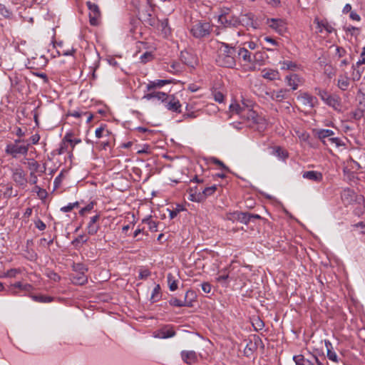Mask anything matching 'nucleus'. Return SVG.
Listing matches in <instances>:
<instances>
[{
    "instance_id": "f257e3e1",
    "label": "nucleus",
    "mask_w": 365,
    "mask_h": 365,
    "mask_svg": "<svg viewBox=\"0 0 365 365\" xmlns=\"http://www.w3.org/2000/svg\"><path fill=\"white\" fill-rule=\"evenodd\" d=\"M237 49V48L230 46L226 43H221L216 58L217 65L225 68H233L236 65Z\"/></svg>"
},
{
    "instance_id": "f03ea898",
    "label": "nucleus",
    "mask_w": 365,
    "mask_h": 365,
    "mask_svg": "<svg viewBox=\"0 0 365 365\" xmlns=\"http://www.w3.org/2000/svg\"><path fill=\"white\" fill-rule=\"evenodd\" d=\"M316 94L329 106L338 110L341 108V98L336 94H330L327 91L320 88L315 89Z\"/></svg>"
},
{
    "instance_id": "7ed1b4c3",
    "label": "nucleus",
    "mask_w": 365,
    "mask_h": 365,
    "mask_svg": "<svg viewBox=\"0 0 365 365\" xmlns=\"http://www.w3.org/2000/svg\"><path fill=\"white\" fill-rule=\"evenodd\" d=\"M245 21H255V15L252 13H249L245 15H242L240 19L233 18L232 15L230 14V11L227 9V12H223L218 16L219 23H241Z\"/></svg>"
},
{
    "instance_id": "20e7f679",
    "label": "nucleus",
    "mask_w": 365,
    "mask_h": 365,
    "mask_svg": "<svg viewBox=\"0 0 365 365\" xmlns=\"http://www.w3.org/2000/svg\"><path fill=\"white\" fill-rule=\"evenodd\" d=\"M212 26L213 24H192L189 29L194 37L200 38L210 34Z\"/></svg>"
},
{
    "instance_id": "39448f33",
    "label": "nucleus",
    "mask_w": 365,
    "mask_h": 365,
    "mask_svg": "<svg viewBox=\"0 0 365 365\" xmlns=\"http://www.w3.org/2000/svg\"><path fill=\"white\" fill-rule=\"evenodd\" d=\"M29 143L26 145L8 144L5 152L13 158H17L18 155H26L29 151Z\"/></svg>"
},
{
    "instance_id": "423d86ee",
    "label": "nucleus",
    "mask_w": 365,
    "mask_h": 365,
    "mask_svg": "<svg viewBox=\"0 0 365 365\" xmlns=\"http://www.w3.org/2000/svg\"><path fill=\"white\" fill-rule=\"evenodd\" d=\"M164 106L168 110L177 113H182V105L180 101L173 95H168V98L164 102Z\"/></svg>"
},
{
    "instance_id": "0eeeda50",
    "label": "nucleus",
    "mask_w": 365,
    "mask_h": 365,
    "mask_svg": "<svg viewBox=\"0 0 365 365\" xmlns=\"http://www.w3.org/2000/svg\"><path fill=\"white\" fill-rule=\"evenodd\" d=\"M13 180L19 186L24 187L27 183L26 173L21 168H15L12 172Z\"/></svg>"
},
{
    "instance_id": "6e6552de",
    "label": "nucleus",
    "mask_w": 365,
    "mask_h": 365,
    "mask_svg": "<svg viewBox=\"0 0 365 365\" xmlns=\"http://www.w3.org/2000/svg\"><path fill=\"white\" fill-rule=\"evenodd\" d=\"M180 59L185 64L192 68H194L198 63L197 56L187 51L181 52Z\"/></svg>"
},
{
    "instance_id": "1a4fd4ad",
    "label": "nucleus",
    "mask_w": 365,
    "mask_h": 365,
    "mask_svg": "<svg viewBox=\"0 0 365 365\" xmlns=\"http://www.w3.org/2000/svg\"><path fill=\"white\" fill-rule=\"evenodd\" d=\"M89 9V19L90 23H96L101 16V11L99 7L96 4L88 1L86 3Z\"/></svg>"
},
{
    "instance_id": "9d476101",
    "label": "nucleus",
    "mask_w": 365,
    "mask_h": 365,
    "mask_svg": "<svg viewBox=\"0 0 365 365\" xmlns=\"http://www.w3.org/2000/svg\"><path fill=\"white\" fill-rule=\"evenodd\" d=\"M299 99L302 100V103L309 107L313 108L317 103V98L308 93H302L298 96Z\"/></svg>"
},
{
    "instance_id": "9b49d317",
    "label": "nucleus",
    "mask_w": 365,
    "mask_h": 365,
    "mask_svg": "<svg viewBox=\"0 0 365 365\" xmlns=\"http://www.w3.org/2000/svg\"><path fill=\"white\" fill-rule=\"evenodd\" d=\"M293 360L296 365H314V362L317 361V356L312 355L309 359H306L303 355L294 356Z\"/></svg>"
},
{
    "instance_id": "f8f14e48",
    "label": "nucleus",
    "mask_w": 365,
    "mask_h": 365,
    "mask_svg": "<svg viewBox=\"0 0 365 365\" xmlns=\"http://www.w3.org/2000/svg\"><path fill=\"white\" fill-rule=\"evenodd\" d=\"M180 356L182 360L187 364H192L197 361V355L194 351H182Z\"/></svg>"
},
{
    "instance_id": "ddd939ff",
    "label": "nucleus",
    "mask_w": 365,
    "mask_h": 365,
    "mask_svg": "<svg viewBox=\"0 0 365 365\" xmlns=\"http://www.w3.org/2000/svg\"><path fill=\"white\" fill-rule=\"evenodd\" d=\"M285 81L287 86H290L292 90H297L299 84L302 82V79L299 75L291 73L285 77Z\"/></svg>"
},
{
    "instance_id": "4468645a",
    "label": "nucleus",
    "mask_w": 365,
    "mask_h": 365,
    "mask_svg": "<svg viewBox=\"0 0 365 365\" xmlns=\"http://www.w3.org/2000/svg\"><path fill=\"white\" fill-rule=\"evenodd\" d=\"M341 197L344 203L349 205L356 201V196L354 190L346 188L341 192Z\"/></svg>"
},
{
    "instance_id": "2eb2a0df",
    "label": "nucleus",
    "mask_w": 365,
    "mask_h": 365,
    "mask_svg": "<svg viewBox=\"0 0 365 365\" xmlns=\"http://www.w3.org/2000/svg\"><path fill=\"white\" fill-rule=\"evenodd\" d=\"M73 135V134L72 133H67L65 135L60 144V148L58 150V154L61 155L67 151L68 144L73 143V139L71 138Z\"/></svg>"
},
{
    "instance_id": "dca6fc26",
    "label": "nucleus",
    "mask_w": 365,
    "mask_h": 365,
    "mask_svg": "<svg viewBox=\"0 0 365 365\" xmlns=\"http://www.w3.org/2000/svg\"><path fill=\"white\" fill-rule=\"evenodd\" d=\"M302 177L317 182H321L323 179L322 173L314 170L304 172Z\"/></svg>"
},
{
    "instance_id": "f3484780",
    "label": "nucleus",
    "mask_w": 365,
    "mask_h": 365,
    "mask_svg": "<svg viewBox=\"0 0 365 365\" xmlns=\"http://www.w3.org/2000/svg\"><path fill=\"white\" fill-rule=\"evenodd\" d=\"M168 94L164 92L160 91H151L150 93H148L145 94L143 96V98H145L147 100H151L153 98H156L158 101H161L162 103H164V102L168 98Z\"/></svg>"
},
{
    "instance_id": "a211bd4d",
    "label": "nucleus",
    "mask_w": 365,
    "mask_h": 365,
    "mask_svg": "<svg viewBox=\"0 0 365 365\" xmlns=\"http://www.w3.org/2000/svg\"><path fill=\"white\" fill-rule=\"evenodd\" d=\"M70 279L73 284L83 285L87 283L88 277L85 274L76 273L70 275Z\"/></svg>"
},
{
    "instance_id": "6ab92c4d",
    "label": "nucleus",
    "mask_w": 365,
    "mask_h": 365,
    "mask_svg": "<svg viewBox=\"0 0 365 365\" xmlns=\"http://www.w3.org/2000/svg\"><path fill=\"white\" fill-rule=\"evenodd\" d=\"M288 91L289 90L287 89H280L277 92L272 91L271 93H267V94L269 95L273 101L281 102L287 98V93Z\"/></svg>"
},
{
    "instance_id": "aec40b11",
    "label": "nucleus",
    "mask_w": 365,
    "mask_h": 365,
    "mask_svg": "<svg viewBox=\"0 0 365 365\" xmlns=\"http://www.w3.org/2000/svg\"><path fill=\"white\" fill-rule=\"evenodd\" d=\"M262 76L263 78L269 81H274L279 78V73L277 70L271 68H264L262 71Z\"/></svg>"
},
{
    "instance_id": "412c9836",
    "label": "nucleus",
    "mask_w": 365,
    "mask_h": 365,
    "mask_svg": "<svg viewBox=\"0 0 365 365\" xmlns=\"http://www.w3.org/2000/svg\"><path fill=\"white\" fill-rule=\"evenodd\" d=\"M175 335V331L173 330L172 327H165L158 331V333L156 335V336L161 339H167L173 337Z\"/></svg>"
},
{
    "instance_id": "4be33fe9",
    "label": "nucleus",
    "mask_w": 365,
    "mask_h": 365,
    "mask_svg": "<svg viewBox=\"0 0 365 365\" xmlns=\"http://www.w3.org/2000/svg\"><path fill=\"white\" fill-rule=\"evenodd\" d=\"M170 83H171L170 80H156L154 81H150L146 86L147 91H151L155 88H161Z\"/></svg>"
},
{
    "instance_id": "5701e85b",
    "label": "nucleus",
    "mask_w": 365,
    "mask_h": 365,
    "mask_svg": "<svg viewBox=\"0 0 365 365\" xmlns=\"http://www.w3.org/2000/svg\"><path fill=\"white\" fill-rule=\"evenodd\" d=\"M317 136L321 140V141L323 143L324 145H327V140L333 136L334 135V133L331 130L329 129H321L317 131Z\"/></svg>"
},
{
    "instance_id": "b1692460",
    "label": "nucleus",
    "mask_w": 365,
    "mask_h": 365,
    "mask_svg": "<svg viewBox=\"0 0 365 365\" xmlns=\"http://www.w3.org/2000/svg\"><path fill=\"white\" fill-rule=\"evenodd\" d=\"M242 117L246 118L249 121H252L254 123H259V117L258 116L257 113L252 109H246L245 116Z\"/></svg>"
},
{
    "instance_id": "393cba45",
    "label": "nucleus",
    "mask_w": 365,
    "mask_h": 365,
    "mask_svg": "<svg viewBox=\"0 0 365 365\" xmlns=\"http://www.w3.org/2000/svg\"><path fill=\"white\" fill-rule=\"evenodd\" d=\"M217 189V186L216 185H212L210 187H207L200 191V195L202 197V202L205 201L207 197L212 195Z\"/></svg>"
},
{
    "instance_id": "a878e982",
    "label": "nucleus",
    "mask_w": 365,
    "mask_h": 365,
    "mask_svg": "<svg viewBox=\"0 0 365 365\" xmlns=\"http://www.w3.org/2000/svg\"><path fill=\"white\" fill-rule=\"evenodd\" d=\"M196 294L192 290H187L185 295L184 301L186 304V307H192V302L196 299Z\"/></svg>"
},
{
    "instance_id": "bb28decb",
    "label": "nucleus",
    "mask_w": 365,
    "mask_h": 365,
    "mask_svg": "<svg viewBox=\"0 0 365 365\" xmlns=\"http://www.w3.org/2000/svg\"><path fill=\"white\" fill-rule=\"evenodd\" d=\"M230 110L232 113H236L240 116H245L246 109L238 103H232L230 106Z\"/></svg>"
},
{
    "instance_id": "cd10ccee",
    "label": "nucleus",
    "mask_w": 365,
    "mask_h": 365,
    "mask_svg": "<svg viewBox=\"0 0 365 365\" xmlns=\"http://www.w3.org/2000/svg\"><path fill=\"white\" fill-rule=\"evenodd\" d=\"M272 153L282 160H285L289 157L288 152L279 146L275 147Z\"/></svg>"
},
{
    "instance_id": "c85d7f7f",
    "label": "nucleus",
    "mask_w": 365,
    "mask_h": 365,
    "mask_svg": "<svg viewBox=\"0 0 365 365\" xmlns=\"http://www.w3.org/2000/svg\"><path fill=\"white\" fill-rule=\"evenodd\" d=\"M237 53L239 57L242 58L245 61L251 62V53L245 48H239L237 50Z\"/></svg>"
},
{
    "instance_id": "c756f323",
    "label": "nucleus",
    "mask_w": 365,
    "mask_h": 365,
    "mask_svg": "<svg viewBox=\"0 0 365 365\" xmlns=\"http://www.w3.org/2000/svg\"><path fill=\"white\" fill-rule=\"evenodd\" d=\"M28 167H29V170H31V172H34V173L40 172L41 173H43L46 171L45 166H43V170H39L40 165L34 159L30 160V161L28 163Z\"/></svg>"
},
{
    "instance_id": "7c9ffc66",
    "label": "nucleus",
    "mask_w": 365,
    "mask_h": 365,
    "mask_svg": "<svg viewBox=\"0 0 365 365\" xmlns=\"http://www.w3.org/2000/svg\"><path fill=\"white\" fill-rule=\"evenodd\" d=\"M152 26L153 24H151ZM156 29L161 33L163 37L166 38L171 33V29L169 27V24H155Z\"/></svg>"
},
{
    "instance_id": "2f4dec72",
    "label": "nucleus",
    "mask_w": 365,
    "mask_h": 365,
    "mask_svg": "<svg viewBox=\"0 0 365 365\" xmlns=\"http://www.w3.org/2000/svg\"><path fill=\"white\" fill-rule=\"evenodd\" d=\"M350 80L346 76H340L338 79L337 86L342 91H346L349 86Z\"/></svg>"
},
{
    "instance_id": "473e14b6",
    "label": "nucleus",
    "mask_w": 365,
    "mask_h": 365,
    "mask_svg": "<svg viewBox=\"0 0 365 365\" xmlns=\"http://www.w3.org/2000/svg\"><path fill=\"white\" fill-rule=\"evenodd\" d=\"M270 28L281 36H286L288 32L285 24H269Z\"/></svg>"
},
{
    "instance_id": "72a5a7b5",
    "label": "nucleus",
    "mask_w": 365,
    "mask_h": 365,
    "mask_svg": "<svg viewBox=\"0 0 365 365\" xmlns=\"http://www.w3.org/2000/svg\"><path fill=\"white\" fill-rule=\"evenodd\" d=\"M32 299L37 302L48 303L53 301V297L44 295H30Z\"/></svg>"
},
{
    "instance_id": "f704fd0d",
    "label": "nucleus",
    "mask_w": 365,
    "mask_h": 365,
    "mask_svg": "<svg viewBox=\"0 0 365 365\" xmlns=\"http://www.w3.org/2000/svg\"><path fill=\"white\" fill-rule=\"evenodd\" d=\"M168 283L170 291L173 292L178 289V280L175 279V277L169 273L167 275Z\"/></svg>"
},
{
    "instance_id": "c9c22d12",
    "label": "nucleus",
    "mask_w": 365,
    "mask_h": 365,
    "mask_svg": "<svg viewBox=\"0 0 365 365\" xmlns=\"http://www.w3.org/2000/svg\"><path fill=\"white\" fill-rule=\"evenodd\" d=\"M189 197L188 199L192 202H202V197L200 195V191L195 190L193 192V190H190L188 191Z\"/></svg>"
},
{
    "instance_id": "e433bc0d",
    "label": "nucleus",
    "mask_w": 365,
    "mask_h": 365,
    "mask_svg": "<svg viewBox=\"0 0 365 365\" xmlns=\"http://www.w3.org/2000/svg\"><path fill=\"white\" fill-rule=\"evenodd\" d=\"M298 68L299 66L295 62L291 61H284L282 63V69L284 70L295 71Z\"/></svg>"
},
{
    "instance_id": "4c0bfd02",
    "label": "nucleus",
    "mask_w": 365,
    "mask_h": 365,
    "mask_svg": "<svg viewBox=\"0 0 365 365\" xmlns=\"http://www.w3.org/2000/svg\"><path fill=\"white\" fill-rule=\"evenodd\" d=\"M12 287L18 288L19 289L30 292L34 289V287L30 284H22L20 282H16L13 284H11Z\"/></svg>"
},
{
    "instance_id": "58836bf2",
    "label": "nucleus",
    "mask_w": 365,
    "mask_h": 365,
    "mask_svg": "<svg viewBox=\"0 0 365 365\" xmlns=\"http://www.w3.org/2000/svg\"><path fill=\"white\" fill-rule=\"evenodd\" d=\"M72 269L76 273L85 274L88 271V267L83 263H73Z\"/></svg>"
},
{
    "instance_id": "ea45409f",
    "label": "nucleus",
    "mask_w": 365,
    "mask_h": 365,
    "mask_svg": "<svg viewBox=\"0 0 365 365\" xmlns=\"http://www.w3.org/2000/svg\"><path fill=\"white\" fill-rule=\"evenodd\" d=\"M257 349V344L255 343H252V341H250L249 343L247 344L244 353L247 356H251L254 351Z\"/></svg>"
},
{
    "instance_id": "a19ab883",
    "label": "nucleus",
    "mask_w": 365,
    "mask_h": 365,
    "mask_svg": "<svg viewBox=\"0 0 365 365\" xmlns=\"http://www.w3.org/2000/svg\"><path fill=\"white\" fill-rule=\"evenodd\" d=\"M160 289H161L160 286L159 284H157L155 287V288L153 290L152 295L150 297V300L152 301V302H155L160 299V297H161Z\"/></svg>"
},
{
    "instance_id": "79ce46f5",
    "label": "nucleus",
    "mask_w": 365,
    "mask_h": 365,
    "mask_svg": "<svg viewBox=\"0 0 365 365\" xmlns=\"http://www.w3.org/2000/svg\"><path fill=\"white\" fill-rule=\"evenodd\" d=\"M88 238L86 237L84 235H81L78 237L75 238L72 242L71 245L74 246L75 247H78L80 246V244H84L86 243L88 241Z\"/></svg>"
},
{
    "instance_id": "37998d69",
    "label": "nucleus",
    "mask_w": 365,
    "mask_h": 365,
    "mask_svg": "<svg viewBox=\"0 0 365 365\" xmlns=\"http://www.w3.org/2000/svg\"><path fill=\"white\" fill-rule=\"evenodd\" d=\"M143 223H147L149 225V228L151 231L156 232L158 227V223L155 221L152 220L151 216H149L143 220Z\"/></svg>"
},
{
    "instance_id": "c03bdc74",
    "label": "nucleus",
    "mask_w": 365,
    "mask_h": 365,
    "mask_svg": "<svg viewBox=\"0 0 365 365\" xmlns=\"http://www.w3.org/2000/svg\"><path fill=\"white\" fill-rule=\"evenodd\" d=\"M329 26V24H315L314 27L311 26V30L314 31L316 34H319L323 37L324 35V26Z\"/></svg>"
},
{
    "instance_id": "a18cd8bd",
    "label": "nucleus",
    "mask_w": 365,
    "mask_h": 365,
    "mask_svg": "<svg viewBox=\"0 0 365 365\" xmlns=\"http://www.w3.org/2000/svg\"><path fill=\"white\" fill-rule=\"evenodd\" d=\"M365 110L362 109L361 107L358 106V108L356 109L354 111L350 113V115L352 118L355 120H359L361 119L364 114Z\"/></svg>"
},
{
    "instance_id": "49530a36",
    "label": "nucleus",
    "mask_w": 365,
    "mask_h": 365,
    "mask_svg": "<svg viewBox=\"0 0 365 365\" xmlns=\"http://www.w3.org/2000/svg\"><path fill=\"white\" fill-rule=\"evenodd\" d=\"M357 98L359 99V106L365 110V92L361 90L358 91Z\"/></svg>"
},
{
    "instance_id": "de8ad7c7",
    "label": "nucleus",
    "mask_w": 365,
    "mask_h": 365,
    "mask_svg": "<svg viewBox=\"0 0 365 365\" xmlns=\"http://www.w3.org/2000/svg\"><path fill=\"white\" fill-rule=\"evenodd\" d=\"M328 143L335 144L336 147H340V146L344 145V143L342 142V140L340 138H335L333 136L329 138L327 140V145H328Z\"/></svg>"
},
{
    "instance_id": "09e8293b",
    "label": "nucleus",
    "mask_w": 365,
    "mask_h": 365,
    "mask_svg": "<svg viewBox=\"0 0 365 365\" xmlns=\"http://www.w3.org/2000/svg\"><path fill=\"white\" fill-rule=\"evenodd\" d=\"M240 211H235L227 214L226 219L230 221H239Z\"/></svg>"
},
{
    "instance_id": "8fccbe9b",
    "label": "nucleus",
    "mask_w": 365,
    "mask_h": 365,
    "mask_svg": "<svg viewBox=\"0 0 365 365\" xmlns=\"http://www.w3.org/2000/svg\"><path fill=\"white\" fill-rule=\"evenodd\" d=\"M169 304H170V305L174 306V307H186V304H185V301H181L175 297L171 298V299L169 301Z\"/></svg>"
},
{
    "instance_id": "3c124183",
    "label": "nucleus",
    "mask_w": 365,
    "mask_h": 365,
    "mask_svg": "<svg viewBox=\"0 0 365 365\" xmlns=\"http://www.w3.org/2000/svg\"><path fill=\"white\" fill-rule=\"evenodd\" d=\"M221 274L217 277V281L219 282H224L229 278V274L227 272V268L222 269L220 271Z\"/></svg>"
},
{
    "instance_id": "603ef678",
    "label": "nucleus",
    "mask_w": 365,
    "mask_h": 365,
    "mask_svg": "<svg viewBox=\"0 0 365 365\" xmlns=\"http://www.w3.org/2000/svg\"><path fill=\"white\" fill-rule=\"evenodd\" d=\"M211 161L215 165H219L222 170H224L225 171H227V172H230L229 168L222 161H221L220 160H219V159H217L216 158H212L211 159Z\"/></svg>"
},
{
    "instance_id": "864d4df0",
    "label": "nucleus",
    "mask_w": 365,
    "mask_h": 365,
    "mask_svg": "<svg viewBox=\"0 0 365 365\" xmlns=\"http://www.w3.org/2000/svg\"><path fill=\"white\" fill-rule=\"evenodd\" d=\"M182 210H184L183 206L179 204L177 205L176 208L175 210H170V219H174L178 215V214Z\"/></svg>"
},
{
    "instance_id": "5fc2aeb1",
    "label": "nucleus",
    "mask_w": 365,
    "mask_h": 365,
    "mask_svg": "<svg viewBox=\"0 0 365 365\" xmlns=\"http://www.w3.org/2000/svg\"><path fill=\"white\" fill-rule=\"evenodd\" d=\"M239 221L245 225H247L249 222H250L249 218V212H240Z\"/></svg>"
},
{
    "instance_id": "6e6d98bb",
    "label": "nucleus",
    "mask_w": 365,
    "mask_h": 365,
    "mask_svg": "<svg viewBox=\"0 0 365 365\" xmlns=\"http://www.w3.org/2000/svg\"><path fill=\"white\" fill-rule=\"evenodd\" d=\"M46 275L47 277L54 281V282H58L60 281L61 279V277L59 274H58L56 272H55L53 270H49L47 273H46Z\"/></svg>"
},
{
    "instance_id": "4d7b16f0",
    "label": "nucleus",
    "mask_w": 365,
    "mask_h": 365,
    "mask_svg": "<svg viewBox=\"0 0 365 365\" xmlns=\"http://www.w3.org/2000/svg\"><path fill=\"white\" fill-rule=\"evenodd\" d=\"M344 30L346 31L347 34H350L351 36H356L359 34V29L354 26L344 27Z\"/></svg>"
},
{
    "instance_id": "13d9d810",
    "label": "nucleus",
    "mask_w": 365,
    "mask_h": 365,
    "mask_svg": "<svg viewBox=\"0 0 365 365\" xmlns=\"http://www.w3.org/2000/svg\"><path fill=\"white\" fill-rule=\"evenodd\" d=\"M99 227H100V226L98 224H96L94 225H91V226H87L86 230H87L88 234L90 235H96L97 233V232L98 231Z\"/></svg>"
},
{
    "instance_id": "bf43d9fd",
    "label": "nucleus",
    "mask_w": 365,
    "mask_h": 365,
    "mask_svg": "<svg viewBox=\"0 0 365 365\" xmlns=\"http://www.w3.org/2000/svg\"><path fill=\"white\" fill-rule=\"evenodd\" d=\"M94 204H96V202H91L90 203H88L86 207H83L79 211V215L83 216L85 215L86 212H90L91 210H93Z\"/></svg>"
},
{
    "instance_id": "052dcab7",
    "label": "nucleus",
    "mask_w": 365,
    "mask_h": 365,
    "mask_svg": "<svg viewBox=\"0 0 365 365\" xmlns=\"http://www.w3.org/2000/svg\"><path fill=\"white\" fill-rule=\"evenodd\" d=\"M11 12L3 4L0 6V16L9 19L11 16Z\"/></svg>"
},
{
    "instance_id": "680f3d73",
    "label": "nucleus",
    "mask_w": 365,
    "mask_h": 365,
    "mask_svg": "<svg viewBox=\"0 0 365 365\" xmlns=\"http://www.w3.org/2000/svg\"><path fill=\"white\" fill-rule=\"evenodd\" d=\"M106 133V135L107 136L109 135L110 133L108 130H105V128L103 126H101L100 128H97L96 130V136L98 138H101L102 137L104 136V133Z\"/></svg>"
},
{
    "instance_id": "e2e57ef3",
    "label": "nucleus",
    "mask_w": 365,
    "mask_h": 365,
    "mask_svg": "<svg viewBox=\"0 0 365 365\" xmlns=\"http://www.w3.org/2000/svg\"><path fill=\"white\" fill-rule=\"evenodd\" d=\"M324 73L327 75L329 78H331L335 75V71L331 66L326 65L324 67Z\"/></svg>"
},
{
    "instance_id": "0e129e2a",
    "label": "nucleus",
    "mask_w": 365,
    "mask_h": 365,
    "mask_svg": "<svg viewBox=\"0 0 365 365\" xmlns=\"http://www.w3.org/2000/svg\"><path fill=\"white\" fill-rule=\"evenodd\" d=\"M153 58V55L150 52H145L140 56V60L142 63H147L150 60Z\"/></svg>"
},
{
    "instance_id": "69168bd1",
    "label": "nucleus",
    "mask_w": 365,
    "mask_h": 365,
    "mask_svg": "<svg viewBox=\"0 0 365 365\" xmlns=\"http://www.w3.org/2000/svg\"><path fill=\"white\" fill-rule=\"evenodd\" d=\"M21 271L19 269H10L6 272L5 276L7 277H15Z\"/></svg>"
},
{
    "instance_id": "338daca9",
    "label": "nucleus",
    "mask_w": 365,
    "mask_h": 365,
    "mask_svg": "<svg viewBox=\"0 0 365 365\" xmlns=\"http://www.w3.org/2000/svg\"><path fill=\"white\" fill-rule=\"evenodd\" d=\"M252 324L257 331L262 329L264 327V322L260 319H257Z\"/></svg>"
},
{
    "instance_id": "774afa93",
    "label": "nucleus",
    "mask_w": 365,
    "mask_h": 365,
    "mask_svg": "<svg viewBox=\"0 0 365 365\" xmlns=\"http://www.w3.org/2000/svg\"><path fill=\"white\" fill-rule=\"evenodd\" d=\"M348 14L351 21H359L361 19L359 15L355 11L351 10Z\"/></svg>"
}]
</instances>
